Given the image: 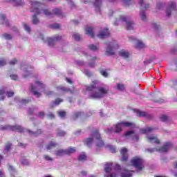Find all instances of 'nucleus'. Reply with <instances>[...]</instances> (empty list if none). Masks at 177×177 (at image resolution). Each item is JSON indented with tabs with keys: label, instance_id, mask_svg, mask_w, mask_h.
<instances>
[{
	"label": "nucleus",
	"instance_id": "41",
	"mask_svg": "<svg viewBox=\"0 0 177 177\" xmlns=\"http://www.w3.org/2000/svg\"><path fill=\"white\" fill-rule=\"evenodd\" d=\"M10 149H12V143H10V142H8L6 144L4 150H6V151H10Z\"/></svg>",
	"mask_w": 177,
	"mask_h": 177
},
{
	"label": "nucleus",
	"instance_id": "58",
	"mask_svg": "<svg viewBox=\"0 0 177 177\" xmlns=\"http://www.w3.org/2000/svg\"><path fill=\"white\" fill-rule=\"evenodd\" d=\"M17 59H13L12 60L10 61L9 64L10 66H15V64H17Z\"/></svg>",
	"mask_w": 177,
	"mask_h": 177
},
{
	"label": "nucleus",
	"instance_id": "33",
	"mask_svg": "<svg viewBox=\"0 0 177 177\" xmlns=\"http://www.w3.org/2000/svg\"><path fill=\"white\" fill-rule=\"evenodd\" d=\"M24 5V1L23 0H15L13 3V6H23Z\"/></svg>",
	"mask_w": 177,
	"mask_h": 177
},
{
	"label": "nucleus",
	"instance_id": "31",
	"mask_svg": "<svg viewBox=\"0 0 177 177\" xmlns=\"http://www.w3.org/2000/svg\"><path fill=\"white\" fill-rule=\"evenodd\" d=\"M116 89L121 92H124L125 91V85L121 83H118L116 85Z\"/></svg>",
	"mask_w": 177,
	"mask_h": 177
},
{
	"label": "nucleus",
	"instance_id": "56",
	"mask_svg": "<svg viewBox=\"0 0 177 177\" xmlns=\"http://www.w3.org/2000/svg\"><path fill=\"white\" fill-rule=\"evenodd\" d=\"M47 117L50 118V120H53V118H55V114H53V112H49Z\"/></svg>",
	"mask_w": 177,
	"mask_h": 177
},
{
	"label": "nucleus",
	"instance_id": "49",
	"mask_svg": "<svg viewBox=\"0 0 177 177\" xmlns=\"http://www.w3.org/2000/svg\"><path fill=\"white\" fill-rule=\"evenodd\" d=\"M6 59L3 58H0V67H3V66H6Z\"/></svg>",
	"mask_w": 177,
	"mask_h": 177
},
{
	"label": "nucleus",
	"instance_id": "35",
	"mask_svg": "<svg viewBox=\"0 0 177 177\" xmlns=\"http://www.w3.org/2000/svg\"><path fill=\"white\" fill-rule=\"evenodd\" d=\"M151 131H153V128L151 127H147L145 129H140L141 133H144V134L149 133V132H151Z\"/></svg>",
	"mask_w": 177,
	"mask_h": 177
},
{
	"label": "nucleus",
	"instance_id": "18",
	"mask_svg": "<svg viewBox=\"0 0 177 177\" xmlns=\"http://www.w3.org/2000/svg\"><path fill=\"white\" fill-rule=\"evenodd\" d=\"M119 56H120V57H123L124 59H129V52L127 51V50H120L118 53Z\"/></svg>",
	"mask_w": 177,
	"mask_h": 177
},
{
	"label": "nucleus",
	"instance_id": "29",
	"mask_svg": "<svg viewBox=\"0 0 177 177\" xmlns=\"http://www.w3.org/2000/svg\"><path fill=\"white\" fill-rule=\"evenodd\" d=\"M31 102H32V97H28L26 99H22L20 101L21 104H24L25 106H26V104H28L29 103H31Z\"/></svg>",
	"mask_w": 177,
	"mask_h": 177
},
{
	"label": "nucleus",
	"instance_id": "16",
	"mask_svg": "<svg viewBox=\"0 0 177 177\" xmlns=\"http://www.w3.org/2000/svg\"><path fill=\"white\" fill-rule=\"evenodd\" d=\"M146 138L149 143H156V145H160V143H161V141L158 140L157 136H154V135H149Z\"/></svg>",
	"mask_w": 177,
	"mask_h": 177
},
{
	"label": "nucleus",
	"instance_id": "20",
	"mask_svg": "<svg viewBox=\"0 0 177 177\" xmlns=\"http://www.w3.org/2000/svg\"><path fill=\"white\" fill-rule=\"evenodd\" d=\"M86 34L91 37V38H95V33L93 32V29L91 26H88L86 29Z\"/></svg>",
	"mask_w": 177,
	"mask_h": 177
},
{
	"label": "nucleus",
	"instance_id": "25",
	"mask_svg": "<svg viewBox=\"0 0 177 177\" xmlns=\"http://www.w3.org/2000/svg\"><path fill=\"white\" fill-rule=\"evenodd\" d=\"M125 171V173H121V176L122 177H132V174L135 172V171H129L127 169H124Z\"/></svg>",
	"mask_w": 177,
	"mask_h": 177
},
{
	"label": "nucleus",
	"instance_id": "24",
	"mask_svg": "<svg viewBox=\"0 0 177 177\" xmlns=\"http://www.w3.org/2000/svg\"><path fill=\"white\" fill-rule=\"evenodd\" d=\"M0 23L1 24H5L6 26H9V22L6 19V17H5V15L1 14L0 15Z\"/></svg>",
	"mask_w": 177,
	"mask_h": 177
},
{
	"label": "nucleus",
	"instance_id": "28",
	"mask_svg": "<svg viewBox=\"0 0 177 177\" xmlns=\"http://www.w3.org/2000/svg\"><path fill=\"white\" fill-rule=\"evenodd\" d=\"M52 13L53 17H55V16H62V10L60 8H54Z\"/></svg>",
	"mask_w": 177,
	"mask_h": 177
},
{
	"label": "nucleus",
	"instance_id": "37",
	"mask_svg": "<svg viewBox=\"0 0 177 177\" xmlns=\"http://www.w3.org/2000/svg\"><path fill=\"white\" fill-rule=\"evenodd\" d=\"M57 132V136L62 137L66 135V131L61 130L60 129H57L56 130Z\"/></svg>",
	"mask_w": 177,
	"mask_h": 177
},
{
	"label": "nucleus",
	"instance_id": "11",
	"mask_svg": "<svg viewBox=\"0 0 177 177\" xmlns=\"http://www.w3.org/2000/svg\"><path fill=\"white\" fill-rule=\"evenodd\" d=\"M170 147H172V143L167 142L162 147H156V151H158L159 153H167V151L169 150Z\"/></svg>",
	"mask_w": 177,
	"mask_h": 177
},
{
	"label": "nucleus",
	"instance_id": "47",
	"mask_svg": "<svg viewBox=\"0 0 177 177\" xmlns=\"http://www.w3.org/2000/svg\"><path fill=\"white\" fill-rule=\"evenodd\" d=\"M3 38H5V39H12V38H13V37L12 36V35L8 34V33H4L3 34Z\"/></svg>",
	"mask_w": 177,
	"mask_h": 177
},
{
	"label": "nucleus",
	"instance_id": "4",
	"mask_svg": "<svg viewBox=\"0 0 177 177\" xmlns=\"http://www.w3.org/2000/svg\"><path fill=\"white\" fill-rule=\"evenodd\" d=\"M104 44L106 46L105 51L106 56H113V55H115V49L120 48V46L115 43V41H104Z\"/></svg>",
	"mask_w": 177,
	"mask_h": 177
},
{
	"label": "nucleus",
	"instance_id": "6",
	"mask_svg": "<svg viewBox=\"0 0 177 177\" xmlns=\"http://www.w3.org/2000/svg\"><path fill=\"white\" fill-rule=\"evenodd\" d=\"M122 127L124 128H136V124L133 122H120L116 124L115 127V133H120V132L122 131Z\"/></svg>",
	"mask_w": 177,
	"mask_h": 177
},
{
	"label": "nucleus",
	"instance_id": "50",
	"mask_svg": "<svg viewBox=\"0 0 177 177\" xmlns=\"http://www.w3.org/2000/svg\"><path fill=\"white\" fill-rule=\"evenodd\" d=\"M24 30L26 31H27V32H31V28H30V26L28 25H27V24H23Z\"/></svg>",
	"mask_w": 177,
	"mask_h": 177
},
{
	"label": "nucleus",
	"instance_id": "59",
	"mask_svg": "<svg viewBox=\"0 0 177 177\" xmlns=\"http://www.w3.org/2000/svg\"><path fill=\"white\" fill-rule=\"evenodd\" d=\"M138 116V117H145L146 115V113L145 112H142L140 111H138L137 112Z\"/></svg>",
	"mask_w": 177,
	"mask_h": 177
},
{
	"label": "nucleus",
	"instance_id": "7",
	"mask_svg": "<svg viewBox=\"0 0 177 177\" xmlns=\"http://www.w3.org/2000/svg\"><path fill=\"white\" fill-rule=\"evenodd\" d=\"M119 21H123L126 23V29L129 31L130 30H133L134 26H135V22L128 20V18L124 15H120L119 19H116L114 26H117L119 23Z\"/></svg>",
	"mask_w": 177,
	"mask_h": 177
},
{
	"label": "nucleus",
	"instance_id": "5",
	"mask_svg": "<svg viewBox=\"0 0 177 177\" xmlns=\"http://www.w3.org/2000/svg\"><path fill=\"white\" fill-rule=\"evenodd\" d=\"M35 86L32 84H30V91L35 96H36V97H39L41 96V93L37 91H39V88L41 89H45V85L43 82L39 81L35 82Z\"/></svg>",
	"mask_w": 177,
	"mask_h": 177
},
{
	"label": "nucleus",
	"instance_id": "26",
	"mask_svg": "<svg viewBox=\"0 0 177 177\" xmlns=\"http://www.w3.org/2000/svg\"><path fill=\"white\" fill-rule=\"evenodd\" d=\"M55 154L57 157H62L63 156H66V151L65 149H58L55 151Z\"/></svg>",
	"mask_w": 177,
	"mask_h": 177
},
{
	"label": "nucleus",
	"instance_id": "61",
	"mask_svg": "<svg viewBox=\"0 0 177 177\" xmlns=\"http://www.w3.org/2000/svg\"><path fill=\"white\" fill-rule=\"evenodd\" d=\"M18 147H21L22 149H26L27 147V144H24L22 142H19L18 143Z\"/></svg>",
	"mask_w": 177,
	"mask_h": 177
},
{
	"label": "nucleus",
	"instance_id": "3",
	"mask_svg": "<svg viewBox=\"0 0 177 177\" xmlns=\"http://www.w3.org/2000/svg\"><path fill=\"white\" fill-rule=\"evenodd\" d=\"M130 162L132 167L136 168L137 172H141V171L145 169V160L139 156L133 157Z\"/></svg>",
	"mask_w": 177,
	"mask_h": 177
},
{
	"label": "nucleus",
	"instance_id": "39",
	"mask_svg": "<svg viewBox=\"0 0 177 177\" xmlns=\"http://www.w3.org/2000/svg\"><path fill=\"white\" fill-rule=\"evenodd\" d=\"M155 100L154 102L155 103H164V99L161 97H158V95H155Z\"/></svg>",
	"mask_w": 177,
	"mask_h": 177
},
{
	"label": "nucleus",
	"instance_id": "53",
	"mask_svg": "<svg viewBox=\"0 0 177 177\" xmlns=\"http://www.w3.org/2000/svg\"><path fill=\"white\" fill-rule=\"evenodd\" d=\"M21 164H22V165L28 166V165H30V162H28V160H27V159H23L21 160Z\"/></svg>",
	"mask_w": 177,
	"mask_h": 177
},
{
	"label": "nucleus",
	"instance_id": "2",
	"mask_svg": "<svg viewBox=\"0 0 177 177\" xmlns=\"http://www.w3.org/2000/svg\"><path fill=\"white\" fill-rule=\"evenodd\" d=\"M30 12H33L35 13V15H32V24H38V23H39V19L37 16L41 15V10H42V3L35 0H32L30 1Z\"/></svg>",
	"mask_w": 177,
	"mask_h": 177
},
{
	"label": "nucleus",
	"instance_id": "57",
	"mask_svg": "<svg viewBox=\"0 0 177 177\" xmlns=\"http://www.w3.org/2000/svg\"><path fill=\"white\" fill-rule=\"evenodd\" d=\"M160 121H162V122H167V121H168V116L167 115H162L160 118Z\"/></svg>",
	"mask_w": 177,
	"mask_h": 177
},
{
	"label": "nucleus",
	"instance_id": "8",
	"mask_svg": "<svg viewBox=\"0 0 177 177\" xmlns=\"http://www.w3.org/2000/svg\"><path fill=\"white\" fill-rule=\"evenodd\" d=\"M0 129L1 131H12V132L17 131L19 132L20 133L24 132V129H23L21 126L19 125L10 126L7 124L3 127H1Z\"/></svg>",
	"mask_w": 177,
	"mask_h": 177
},
{
	"label": "nucleus",
	"instance_id": "17",
	"mask_svg": "<svg viewBox=\"0 0 177 177\" xmlns=\"http://www.w3.org/2000/svg\"><path fill=\"white\" fill-rule=\"evenodd\" d=\"M128 149L127 148H122L120 149V154L122 156L120 161L125 162L128 161Z\"/></svg>",
	"mask_w": 177,
	"mask_h": 177
},
{
	"label": "nucleus",
	"instance_id": "54",
	"mask_svg": "<svg viewBox=\"0 0 177 177\" xmlns=\"http://www.w3.org/2000/svg\"><path fill=\"white\" fill-rule=\"evenodd\" d=\"M73 38H74L75 41H80L81 39V36L79 34H74Z\"/></svg>",
	"mask_w": 177,
	"mask_h": 177
},
{
	"label": "nucleus",
	"instance_id": "10",
	"mask_svg": "<svg viewBox=\"0 0 177 177\" xmlns=\"http://www.w3.org/2000/svg\"><path fill=\"white\" fill-rule=\"evenodd\" d=\"M113 169V162H108L105 164L104 171L106 172V175L104 177H117V174L111 173Z\"/></svg>",
	"mask_w": 177,
	"mask_h": 177
},
{
	"label": "nucleus",
	"instance_id": "36",
	"mask_svg": "<svg viewBox=\"0 0 177 177\" xmlns=\"http://www.w3.org/2000/svg\"><path fill=\"white\" fill-rule=\"evenodd\" d=\"M151 131H153V128L151 127H147L145 129H140L141 133H144V134L149 133V132H151Z\"/></svg>",
	"mask_w": 177,
	"mask_h": 177
},
{
	"label": "nucleus",
	"instance_id": "15",
	"mask_svg": "<svg viewBox=\"0 0 177 177\" xmlns=\"http://www.w3.org/2000/svg\"><path fill=\"white\" fill-rule=\"evenodd\" d=\"M97 37L100 38V39H103L104 38H107V37H110V32L109 31V28H105L103 30L100 31Z\"/></svg>",
	"mask_w": 177,
	"mask_h": 177
},
{
	"label": "nucleus",
	"instance_id": "60",
	"mask_svg": "<svg viewBox=\"0 0 177 177\" xmlns=\"http://www.w3.org/2000/svg\"><path fill=\"white\" fill-rule=\"evenodd\" d=\"M10 77L13 81H17V79L19 78L17 75H10Z\"/></svg>",
	"mask_w": 177,
	"mask_h": 177
},
{
	"label": "nucleus",
	"instance_id": "40",
	"mask_svg": "<svg viewBox=\"0 0 177 177\" xmlns=\"http://www.w3.org/2000/svg\"><path fill=\"white\" fill-rule=\"evenodd\" d=\"M5 93H6L5 89H0V100H5V95H3Z\"/></svg>",
	"mask_w": 177,
	"mask_h": 177
},
{
	"label": "nucleus",
	"instance_id": "32",
	"mask_svg": "<svg viewBox=\"0 0 177 177\" xmlns=\"http://www.w3.org/2000/svg\"><path fill=\"white\" fill-rule=\"evenodd\" d=\"M86 154H85V153H82L78 156L77 160H79V161H82L84 162V161H86Z\"/></svg>",
	"mask_w": 177,
	"mask_h": 177
},
{
	"label": "nucleus",
	"instance_id": "55",
	"mask_svg": "<svg viewBox=\"0 0 177 177\" xmlns=\"http://www.w3.org/2000/svg\"><path fill=\"white\" fill-rule=\"evenodd\" d=\"M44 158L46 161H53V158H50L49 155H44Z\"/></svg>",
	"mask_w": 177,
	"mask_h": 177
},
{
	"label": "nucleus",
	"instance_id": "14",
	"mask_svg": "<svg viewBox=\"0 0 177 177\" xmlns=\"http://www.w3.org/2000/svg\"><path fill=\"white\" fill-rule=\"evenodd\" d=\"M124 136H125L126 138H129V136H131V139L132 140H136L138 142V140H139V136H138V134L135 133V131L133 130H129L127 131Z\"/></svg>",
	"mask_w": 177,
	"mask_h": 177
},
{
	"label": "nucleus",
	"instance_id": "62",
	"mask_svg": "<svg viewBox=\"0 0 177 177\" xmlns=\"http://www.w3.org/2000/svg\"><path fill=\"white\" fill-rule=\"evenodd\" d=\"M6 95L8 97H12V96H14L15 92L13 91H7Z\"/></svg>",
	"mask_w": 177,
	"mask_h": 177
},
{
	"label": "nucleus",
	"instance_id": "12",
	"mask_svg": "<svg viewBox=\"0 0 177 177\" xmlns=\"http://www.w3.org/2000/svg\"><path fill=\"white\" fill-rule=\"evenodd\" d=\"M176 3L171 1L169 8L166 10V15L167 17H170L172 12H176Z\"/></svg>",
	"mask_w": 177,
	"mask_h": 177
},
{
	"label": "nucleus",
	"instance_id": "45",
	"mask_svg": "<svg viewBox=\"0 0 177 177\" xmlns=\"http://www.w3.org/2000/svg\"><path fill=\"white\" fill-rule=\"evenodd\" d=\"M58 115L60 118H66V115H67V113L66 111H59L58 112Z\"/></svg>",
	"mask_w": 177,
	"mask_h": 177
},
{
	"label": "nucleus",
	"instance_id": "38",
	"mask_svg": "<svg viewBox=\"0 0 177 177\" xmlns=\"http://www.w3.org/2000/svg\"><path fill=\"white\" fill-rule=\"evenodd\" d=\"M43 12L45 16H50L51 17H53V14L52 13V12H50L48 8L43 10Z\"/></svg>",
	"mask_w": 177,
	"mask_h": 177
},
{
	"label": "nucleus",
	"instance_id": "27",
	"mask_svg": "<svg viewBox=\"0 0 177 177\" xmlns=\"http://www.w3.org/2000/svg\"><path fill=\"white\" fill-rule=\"evenodd\" d=\"M84 142L86 146H88V147H91V146H92V143H93V138H86L84 140Z\"/></svg>",
	"mask_w": 177,
	"mask_h": 177
},
{
	"label": "nucleus",
	"instance_id": "19",
	"mask_svg": "<svg viewBox=\"0 0 177 177\" xmlns=\"http://www.w3.org/2000/svg\"><path fill=\"white\" fill-rule=\"evenodd\" d=\"M73 90H70L68 88L63 87L62 86H57V91H62V92H66V93H71L72 95L74 94V86H73Z\"/></svg>",
	"mask_w": 177,
	"mask_h": 177
},
{
	"label": "nucleus",
	"instance_id": "43",
	"mask_svg": "<svg viewBox=\"0 0 177 177\" xmlns=\"http://www.w3.org/2000/svg\"><path fill=\"white\" fill-rule=\"evenodd\" d=\"M53 104H55V106H59L60 103H63V99L57 98L55 101L53 102Z\"/></svg>",
	"mask_w": 177,
	"mask_h": 177
},
{
	"label": "nucleus",
	"instance_id": "34",
	"mask_svg": "<svg viewBox=\"0 0 177 177\" xmlns=\"http://www.w3.org/2000/svg\"><path fill=\"white\" fill-rule=\"evenodd\" d=\"M97 59V57L96 56L93 57L90 60L92 62H89L88 65L90 66V67H91V68H93L95 67V62H96V60Z\"/></svg>",
	"mask_w": 177,
	"mask_h": 177
},
{
	"label": "nucleus",
	"instance_id": "51",
	"mask_svg": "<svg viewBox=\"0 0 177 177\" xmlns=\"http://www.w3.org/2000/svg\"><path fill=\"white\" fill-rule=\"evenodd\" d=\"M100 73L101 75H102V77H104L105 78H107V77H109V73L104 70H101Z\"/></svg>",
	"mask_w": 177,
	"mask_h": 177
},
{
	"label": "nucleus",
	"instance_id": "1",
	"mask_svg": "<svg viewBox=\"0 0 177 177\" xmlns=\"http://www.w3.org/2000/svg\"><path fill=\"white\" fill-rule=\"evenodd\" d=\"M91 84L86 86V91L89 92V96L91 99H102L104 95L109 93V88L104 87H97L96 81L93 82Z\"/></svg>",
	"mask_w": 177,
	"mask_h": 177
},
{
	"label": "nucleus",
	"instance_id": "23",
	"mask_svg": "<svg viewBox=\"0 0 177 177\" xmlns=\"http://www.w3.org/2000/svg\"><path fill=\"white\" fill-rule=\"evenodd\" d=\"M28 132H29L30 136H40V135H42L41 129H37L35 132L32 131L28 130Z\"/></svg>",
	"mask_w": 177,
	"mask_h": 177
},
{
	"label": "nucleus",
	"instance_id": "21",
	"mask_svg": "<svg viewBox=\"0 0 177 177\" xmlns=\"http://www.w3.org/2000/svg\"><path fill=\"white\" fill-rule=\"evenodd\" d=\"M57 147V144L55 141H50L46 147L47 150H52Z\"/></svg>",
	"mask_w": 177,
	"mask_h": 177
},
{
	"label": "nucleus",
	"instance_id": "42",
	"mask_svg": "<svg viewBox=\"0 0 177 177\" xmlns=\"http://www.w3.org/2000/svg\"><path fill=\"white\" fill-rule=\"evenodd\" d=\"M136 48H138L140 49H143V48H145V44H143V42L140 41H138Z\"/></svg>",
	"mask_w": 177,
	"mask_h": 177
},
{
	"label": "nucleus",
	"instance_id": "52",
	"mask_svg": "<svg viewBox=\"0 0 177 177\" xmlns=\"http://www.w3.org/2000/svg\"><path fill=\"white\" fill-rule=\"evenodd\" d=\"M81 115H82V112H77L74 114L73 118H74V120H77V118H80V117H81Z\"/></svg>",
	"mask_w": 177,
	"mask_h": 177
},
{
	"label": "nucleus",
	"instance_id": "22",
	"mask_svg": "<svg viewBox=\"0 0 177 177\" xmlns=\"http://www.w3.org/2000/svg\"><path fill=\"white\" fill-rule=\"evenodd\" d=\"M102 0H95L94 6L95 7V12H100V6H102Z\"/></svg>",
	"mask_w": 177,
	"mask_h": 177
},
{
	"label": "nucleus",
	"instance_id": "9",
	"mask_svg": "<svg viewBox=\"0 0 177 177\" xmlns=\"http://www.w3.org/2000/svg\"><path fill=\"white\" fill-rule=\"evenodd\" d=\"M91 136L95 138L96 140H98L96 144L97 147H99L100 149L104 147V141L102 140V136L100 135V133H99V129L94 130Z\"/></svg>",
	"mask_w": 177,
	"mask_h": 177
},
{
	"label": "nucleus",
	"instance_id": "46",
	"mask_svg": "<svg viewBox=\"0 0 177 177\" xmlns=\"http://www.w3.org/2000/svg\"><path fill=\"white\" fill-rule=\"evenodd\" d=\"M140 17L142 21H146V12L145 11L140 10Z\"/></svg>",
	"mask_w": 177,
	"mask_h": 177
},
{
	"label": "nucleus",
	"instance_id": "44",
	"mask_svg": "<svg viewBox=\"0 0 177 177\" xmlns=\"http://www.w3.org/2000/svg\"><path fill=\"white\" fill-rule=\"evenodd\" d=\"M88 48L90 50H93V52H96V50H97V46H95V44H90L88 46Z\"/></svg>",
	"mask_w": 177,
	"mask_h": 177
},
{
	"label": "nucleus",
	"instance_id": "48",
	"mask_svg": "<svg viewBox=\"0 0 177 177\" xmlns=\"http://www.w3.org/2000/svg\"><path fill=\"white\" fill-rule=\"evenodd\" d=\"M44 93L46 96H48V97H52V96L55 95V92L51 91H46Z\"/></svg>",
	"mask_w": 177,
	"mask_h": 177
},
{
	"label": "nucleus",
	"instance_id": "63",
	"mask_svg": "<svg viewBox=\"0 0 177 177\" xmlns=\"http://www.w3.org/2000/svg\"><path fill=\"white\" fill-rule=\"evenodd\" d=\"M115 171H121V165L116 164L114 167Z\"/></svg>",
	"mask_w": 177,
	"mask_h": 177
},
{
	"label": "nucleus",
	"instance_id": "13",
	"mask_svg": "<svg viewBox=\"0 0 177 177\" xmlns=\"http://www.w3.org/2000/svg\"><path fill=\"white\" fill-rule=\"evenodd\" d=\"M49 46H55L57 41H62V36L56 35L53 38L49 37L47 39Z\"/></svg>",
	"mask_w": 177,
	"mask_h": 177
},
{
	"label": "nucleus",
	"instance_id": "64",
	"mask_svg": "<svg viewBox=\"0 0 177 177\" xmlns=\"http://www.w3.org/2000/svg\"><path fill=\"white\" fill-rule=\"evenodd\" d=\"M148 153H154L156 151V148H148L146 149Z\"/></svg>",
	"mask_w": 177,
	"mask_h": 177
},
{
	"label": "nucleus",
	"instance_id": "30",
	"mask_svg": "<svg viewBox=\"0 0 177 177\" xmlns=\"http://www.w3.org/2000/svg\"><path fill=\"white\" fill-rule=\"evenodd\" d=\"M73 153H75V148H68L65 149V156H71Z\"/></svg>",
	"mask_w": 177,
	"mask_h": 177
}]
</instances>
